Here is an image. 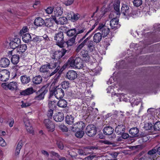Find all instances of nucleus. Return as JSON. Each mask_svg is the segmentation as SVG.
<instances>
[{"mask_svg": "<svg viewBox=\"0 0 160 160\" xmlns=\"http://www.w3.org/2000/svg\"><path fill=\"white\" fill-rule=\"evenodd\" d=\"M54 120L57 122H61L64 119V114L62 113L59 112L55 114L53 117Z\"/></svg>", "mask_w": 160, "mask_h": 160, "instance_id": "nucleus-18", "label": "nucleus"}, {"mask_svg": "<svg viewBox=\"0 0 160 160\" xmlns=\"http://www.w3.org/2000/svg\"><path fill=\"white\" fill-rule=\"evenodd\" d=\"M119 17L118 16L115 17L113 16L112 17L113 18L111 20L110 23L112 29L115 30L120 27L119 25L118 24L119 20L117 18Z\"/></svg>", "mask_w": 160, "mask_h": 160, "instance_id": "nucleus-12", "label": "nucleus"}, {"mask_svg": "<svg viewBox=\"0 0 160 160\" xmlns=\"http://www.w3.org/2000/svg\"><path fill=\"white\" fill-rule=\"evenodd\" d=\"M22 142L21 141H20L18 142L16 149L15 152V156H16L18 155L20 153V150L22 148Z\"/></svg>", "mask_w": 160, "mask_h": 160, "instance_id": "nucleus-35", "label": "nucleus"}, {"mask_svg": "<svg viewBox=\"0 0 160 160\" xmlns=\"http://www.w3.org/2000/svg\"><path fill=\"white\" fill-rule=\"evenodd\" d=\"M17 53H15V52H13V53L11 55H12L11 61L12 63L14 64H17L19 62V56L18 55L16 54Z\"/></svg>", "mask_w": 160, "mask_h": 160, "instance_id": "nucleus-29", "label": "nucleus"}, {"mask_svg": "<svg viewBox=\"0 0 160 160\" xmlns=\"http://www.w3.org/2000/svg\"><path fill=\"white\" fill-rule=\"evenodd\" d=\"M28 28L26 26L24 27L20 31V33L23 34L28 31Z\"/></svg>", "mask_w": 160, "mask_h": 160, "instance_id": "nucleus-58", "label": "nucleus"}, {"mask_svg": "<svg viewBox=\"0 0 160 160\" xmlns=\"http://www.w3.org/2000/svg\"><path fill=\"white\" fill-rule=\"evenodd\" d=\"M18 89L17 82H11V91H15Z\"/></svg>", "mask_w": 160, "mask_h": 160, "instance_id": "nucleus-45", "label": "nucleus"}, {"mask_svg": "<svg viewBox=\"0 0 160 160\" xmlns=\"http://www.w3.org/2000/svg\"><path fill=\"white\" fill-rule=\"evenodd\" d=\"M54 94L55 97L58 99H61L63 97L64 95V92L61 88H57L53 91L50 92V96Z\"/></svg>", "mask_w": 160, "mask_h": 160, "instance_id": "nucleus-8", "label": "nucleus"}, {"mask_svg": "<svg viewBox=\"0 0 160 160\" xmlns=\"http://www.w3.org/2000/svg\"><path fill=\"white\" fill-rule=\"evenodd\" d=\"M22 104L21 106L22 108H26L27 107L31 105V104L28 102L24 103L23 101H22Z\"/></svg>", "mask_w": 160, "mask_h": 160, "instance_id": "nucleus-61", "label": "nucleus"}, {"mask_svg": "<svg viewBox=\"0 0 160 160\" xmlns=\"http://www.w3.org/2000/svg\"><path fill=\"white\" fill-rule=\"evenodd\" d=\"M49 66L48 64L46 65H42L39 69V71L42 73L47 72V76L49 77V74L51 73L50 72H48Z\"/></svg>", "mask_w": 160, "mask_h": 160, "instance_id": "nucleus-32", "label": "nucleus"}, {"mask_svg": "<svg viewBox=\"0 0 160 160\" xmlns=\"http://www.w3.org/2000/svg\"><path fill=\"white\" fill-rule=\"evenodd\" d=\"M80 55L83 58H86L89 57L88 52L87 50L83 49L80 52Z\"/></svg>", "mask_w": 160, "mask_h": 160, "instance_id": "nucleus-48", "label": "nucleus"}, {"mask_svg": "<svg viewBox=\"0 0 160 160\" xmlns=\"http://www.w3.org/2000/svg\"><path fill=\"white\" fill-rule=\"evenodd\" d=\"M85 124L83 122L81 121L77 122L75 124H74L73 126H72L71 128V130L73 132H76L77 130H82L85 127Z\"/></svg>", "mask_w": 160, "mask_h": 160, "instance_id": "nucleus-11", "label": "nucleus"}, {"mask_svg": "<svg viewBox=\"0 0 160 160\" xmlns=\"http://www.w3.org/2000/svg\"><path fill=\"white\" fill-rule=\"evenodd\" d=\"M44 21L42 18L38 17L34 20V24L37 26H42L44 25Z\"/></svg>", "mask_w": 160, "mask_h": 160, "instance_id": "nucleus-30", "label": "nucleus"}, {"mask_svg": "<svg viewBox=\"0 0 160 160\" xmlns=\"http://www.w3.org/2000/svg\"><path fill=\"white\" fill-rule=\"evenodd\" d=\"M27 131L29 132L30 133L33 134L34 133V131L32 125L26 128Z\"/></svg>", "mask_w": 160, "mask_h": 160, "instance_id": "nucleus-56", "label": "nucleus"}, {"mask_svg": "<svg viewBox=\"0 0 160 160\" xmlns=\"http://www.w3.org/2000/svg\"><path fill=\"white\" fill-rule=\"evenodd\" d=\"M22 39L24 42L27 43L31 40V37L29 34L26 33L22 36Z\"/></svg>", "mask_w": 160, "mask_h": 160, "instance_id": "nucleus-39", "label": "nucleus"}, {"mask_svg": "<svg viewBox=\"0 0 160 160\" xmlns=\"http://www.w3.org/2000/svg\"><path fill=\"white\" fill-rule=\"evenodd\" d=\"M42 79L40 75H38L33 77L32 79L33 83L36 85L40 84L42 82Z\"/></svg>", "mask_w": 160, "mask_h": 160, "instance_id": "nucleus-31", "label": "nucleus"}, {"mask_svg": "<svg viewBox=\"0 0 160 160\" xmlns=\"http://www.w3.org/2000/svg\"><path fill=\"white\" fill-rule=\"evenodd\" d=\"M94 42L93 41L90 40L89 41L88 43L87 47L89 50L91 51H93L95 48Z\"/></svg>", "mask_w": 160, "mask_h": 160, "instance_id": "nucleus-43", "label": "nucleus"}, {"mask_svg": "<svg viewBox=\"0 0 160 160\" xmlns=\"http://www.w3.org/2000/svg\"><path fill=\"white\" fill-rule=\"evenodd\" d=\"M53 110H52V109H49L48 110L47 113V115L49 118H52L53 114Z\"/></svg>", "mask_w": 160, "mask_h": 160, "instance_id": "nucleus-54", "label": "nucleus"}, {"mask_svg": "<svg viewBox=\"0 0 160 160\" xmlns=\"http://www.w3.org/2000/svg\"><path fill=\"white\" fill-rule=\"evenodd\" d=\"M74 118L71 115H67L65 117L66 122L68 124H72L74 122Z\"/></svg>", "mask_w": 160, "mask_h": 160, "instance_id": "nucleus-37", "label": "nucleus"}, {"mask_svg": "<svg viewBox=\"0 0 160 160\" xmlns=\"http://www.w3.org/2000/svg\"><path fill=\"white\" fill-rule=\"evenodd\" d=\"M20 79L22 83L23 84H27L30 80L29 77H28L26 75L21 76Z\"/></svg>", "mask_w": 160, "mask_h": 160, "instance_id": "nucleus-40", "label": "nucleus"}, {"mask_svg": "<svg viewBox=\"0 0 160 160\" xmlns=\"http://www.w3.org/2000/svg\"><path fill=\"white\" fill-rule=\"evenodd\" d=\"M10 72L6 69H4L0 71V80L6 82L9 79Z\"/></svg>", "mask_w": 160, "mask_h": 160, "instance_id": "nucleus-9", "label": "nucleus"}, {"mask_svg": "<svg viewBox=\"0 0 160 160\" xmlns=\"http://www.w3.org/2000/svg\"><path fill=\"white\" fill-rule=\"evenodd\" d=\"M67 51L65 49H62L61 51H57L54 53V55H53L52 58L57 60L59 59L64 56Z\"/></svg>", "mask_w": 160, "mask_h": 160, "instance_id": "nucleus-13", "label": "nucleus"}, {"mask_svg": "<svg viewBox=\"0 0 160 160\" xmlns=\"http://www.w3.org/2000/svg\"><path fill=\"white\" fill-rule=\"evenodd\" d=\"M60 62L57 59H53L52 61H51L50 63H48L49 68V69H54L56 68V69L51 73H49L48 74L50 77L56 73L60 69L59 66Z\"/></svg>", "mask_w": 160, "mask_h": 160, "instance_id": "nucleus-3", "label": "nucleus"}, {"mask_svg": "<svg viewBox=\"0 0 160 160\" xmlns=\"http://www.w3.org/2000/svg\"><path fill=\"white\" fill-rule=\"evenodd\" d=\"M125 126L123 124L118 125L115 128V132L118 135L121 134L123 132H124Z\"/></svg>", "mask_w": 160, "mask_h": 160, "instance_id": "nucleus-27", "label": "nucleus"}, {"mask_svg": "<svg viewBox=\"0 0 160 160\" xmlns=\"http://www.w3.org/2000/svg\"><path fill=\"white\" fill-rule=\"evenodd\" d=\"M34 92L32 88H30L21 91L20 92V94L23 96L28 95L32 94Z\"/></svg>", "mask_w": 160, "mask_h": 160, "instance_id": "nucleus-25", "label": "nucleus"}, {"mask_svg": "<svg viewBox=\"0 0 160 160\" xmlns=\"http://www.w3.org/2000/svg\"><path fill=\"white\" fill-rule=\"evenodd\" d=\"M124 132H123L121 134V135L122 137L124 139H127L129 137V135L128 133H124Z\"/></svg>", "mask_w": 160, "mask_h": 160, "instance_id": "nucleus-57", "label": "nucleus"}, {"mask_svg": "<svg viewBox=\"0 0 160 160\" xmlns=\"http://www.w3.org/2000/svg\"><path fill=\"white\" fill-rule=\"evenodd\" d=\"M76 37V35L74 36L69 39L67 41L65 42L66 43L67 45L68 48H69V47L75 44Z\"/></svg>", "mask_w": 160, "mask_h": 160, "instance_id": "nucleus-33", "label": "nucleus"}, {"mask_svg": "<svg viewBox=\"0 0 160 160\" xmlns=\"http://www.w3.org/2000/svg\"><path fill=\"white\" fill-rule=\"evenodd\" d=\"M120 1L119 0L117 1L113 4L115 12H112L110 14L112 17V15L114 16L116 15L117 16H119L120 14Z\"/></svg>", "mask_w": 160, "mask_h": 160, "instance_id": "nucleus-15", "label": "nucleus"}, {"mask_svg": "<svg viewBox=\"0 0 160 160\" xmlns=\"http://www.w3.org/2000/svg\"><path fill=\"white\" fill-rule=\"evenodd\" d=\"M145 127L147 130H150L152 128V126L151 123H148L145 124Z\"/></svg>", "mask_w": 160, "mask_h": 160, "instance_id": "nucleus-63", "label": "nucleus"}, {"mask_svg": "<svg viewBox=\"0 0 160 160\" xmlns=\"http://www.w3.org/2000/svg\"><path fill=\"white\" fill-rule=\"evenodd\" d=\"M56 103L54 101H50L48 102V107L50 109L54 110L56 108Z\"/></svg>", "mask_w": 160, "mask_h": 160, "instance_id": "nucleus-44", "label": "nucleus"}, {"mask_svg": "<svg viewBox=\"0 0 160 160\" xmlns=\"http://www.w3.org/2000/svg\"><path fill=\"white\" fill-rule=\"evenodd\" d=\"M23 121L26 128L32 125L30 121L27 118H24L23 119Z\"/></svg>", "mask_w": 160, "mask_h": 160, "instance_id": "nucleus-53", "label": "nucleus"}, {"mask_svg": "<svg viewBox=\"0 0 160 160\" xmlns=\"http://www.w3.org/2000/svg\"><path fill=\"white\" fill-rule=\"evenodd\" d=\"M139 130L137 128L134 127L131 128L129 130V133L133 137H137L139 136Z\"/></svg>", "mask_w": 160, "mask_h": 160, "instance_id": "nucleus-26", "label": "nucleus"}, {"mask_svg": "<svg viewBox=\"0 0 160 160\" xmlns=\"http://www.w3.org/2000/svg\"><path fill=\"white\" fill-rule=\"evenodd\" d=\"M95 157H96V155H90L85 158L83 160H91Z\"/></svg>", "mask_w": 160, "mask_h": 160, "instance_id": "nucleus-60", "label": "nucleus"}, {"mask_svg": "<svg viewBox=\"0 0 160 160\" xmlns=\"http://www.w3.org/2000/svg\"><path fill=\"white\" fill-rule=\"evenodd\" d=\"M53 10V8L51 7H49L45 9L46 12L48 14H51Z\"/></svg>", "mask_w": 160, "mask_h": 160, "instance_id": "nucleus-55", "label": "nucleus"}, {"mask_svg": "<svg viewBox=\"0 0 160 160\" xmlns=\"http://www.w3.org/2000/svg\"><path fill=\"white\" fill-rule=\"evenodd\" d=\"M53 19L55 22L57 24L63 25L67 23V20L68 19L67 17H61L58 19L56 17H54Z\"/></svg>", "mask_w": 160, "mask_h": 160, "instance_id": "nucleus-20", "label": "nucleus"}, {"mask_svg": "<svg viewBox=\"0 0 160 160\" xmlns=\"http://www.w3.org/2000/svg\"><path fill=\"white\" fill-rule=\"evenodd\" d=\"M48 92L47 89L43 88H42L36 92V95L34 98L35 100L40 101L43 99L45 95Z\"/></svg>", "mask_w": 160, "mask_h": 160, "instance_id": "nucleus-6", "label": "nucleus"}, {"mask_svg": "<svg viewBox=\"0 0 160 160\" xmlns=\"http://www.w3.org/2000/svg\"><path fill=\"white\" fill-rule=\"evenodd\" d=\"M63 11L62 9L60 7H57L54 11L55 16L54 17H58L61 16L62 14Z\"/></svg>", "mask_w": 160, "mask_h": 160, "instance_id": "nucleus-36", "label": "nucleus"}, {"mask_svg": "<svg viewBox=\"0 0 160 160\" xmlns=\"http://www.w3.org/2000/svg\"><path fill=\"white\" fill-rule=\"evenodd\" d=\"M27 46L26 44H22L19 46L18 49L16 50H12L11 51V54H12L13 52H15V53L19 52L21 53H23L25 52L27 49Z\"/></svg>", "mask_w": 160, "mask_h": 160, "instance_id": "nucleus-17", "label": "nucleus"}, {"mask_svg": "<svg viewBox=\"0 0 160 160\" xmlns=\"http://www.w3.org/2000/svg\"><path fill=\"white\" fill-rule=\"evenodd\" d=\"M153 128L155 131H159L160 130V121L156 122L154 125Z\"/></svg>", "mask_w": 160, "mask_h": 160, "instance_id": "nucleus-50", "label": "nucleus"}, {"mask_svg": "<svg viewBox=\"0 0 160 160\" xmlns=\"http://www.w3.org/2000/svg\"><path fill=\"white\" fill-rule=\"evenodd\" d=\"M89 33V32H87L79 40L78 42L80 43L78 45L76 50V52H79L82 48L86 45L88 41L90 38V37H89L86 38Z\"/></svg>", "mask_w": 160, "mask_h": 160, "instance_id": "nucleus-4", "label": "nucleus"}, {"mask_svg": "<svg viewBox=\"0 0 160 160\" xmlns=\"http://www.w3.org/2000/svg\"><path fill=\"white\" fill-rule=\"evenodd\" d=\"M77 72L73 70L68 71L67 74V77L69 80H73L77 77Z\"/></svg>", "mask_w": 160, "mask_h": 160, "instance_id": "nucleus-21", "label": "nucleus"}, {"mask_svg": "<svg viewBox=\"0 0 160 160\" xmlns=\"http://www.w3.org/2000/svg\"><path fill=\"white\" fill-rule=\"evenodd\" d=\"M42 37L37 36L33 38L32 41L34 42H39L42 41Z\"/></svg>", "mask_w": 160, "mask_h": 160, "instance_id": "nucleus-52", "label": "nucleus"}, {"mask_svg": "<svg viewBox=\"0 0 160 160\" xmlns=\"http://www.w3.org/2000/svg\"><path fill=\"white\" fill-rule=\"evenodd\" d=\"M97 29L100 31L101 34L103 38L107 36L110 32L109 28L106 26L105 24L102 23L99 24Z\"/></svg>", "mask_w": 160, "mask_h": 160, "instance_id": "nucleus-7", "label": "nucleus"}, {"mask_svg": "<svg viewBox=\"0 0 160 160\" xmlns=\"http://www.w3.org/2000/svg\"><path fill=\"white\" fill-rule=\"evenodd\" d=\"M53 18L54 17L52 18H48L46 19L45 21H44L45 23H44V25L48 28L52 26L54 21Z\"/></svg>", "mask_w": 160, "mask_h": 160, "instance_id": "nucleus-34", "label": "nucleus"}, {"mask_svg": "<svg viewBox=\"0 0 160 160\" xmlns=\"http://www.w3.org/2000/svg\"><path fill=\"white\" fill-rule=\"evenodd\" d=\"M57 144L58 148L62 150L63 148V143L61 142H58L57 143Z\"/></svg>", "mask_w": 160, "mask_h": 160, "instance_id": "nucleus-62", "label": "nucleus"}, {"mask_svg": "<svg viewBox=\"0 0 160 160\" xmlns=\"http://www.w3.org/2000/svg\"><path fill=\"white\" fill-rule=\"evenodd\" d=\"M76 30L77 33L75 35L76 36L78 34L82 33L84 32H86L87 29L84 27L80 26L77 27Z\"/></svg>", "mask_w": 160, "mask_h": 160, "instance_id": "nucleus-41", "label": "nucleus"}, {"mask_svg": "<svg viewBox=\"0 0 160 160\" xmlns=\"http://www.w3.org/2000/svg\"><path fill=\"white\" fill-rule=\"evenodd\" d=\"M102 37H103L101 34V32H98L96 33L93 37V41L94 42L96 43H98L101 40Z\"/></svg>", "mask_w": 160, "mask_h": 160, "instance_id": "nucleus-28", "label": "nucleus"}, {"mask_svg": "<svg viewBox=\"0 0 160 160\" xmlns=\"http://www.w3.org/2000/svg\"><path fill=\"white\" fill-rule=\"evenodd\" d=\"M77 132L75 134V136L78 138H81L82 137L84 134V131L82 130L79 131H77Z\"/></svg>", "mask_w": 160, "mask_h": 160, "instance_id": "nucleus-49", "label": "nucleus"}, {"mask_svg": "<svg viewBox=\"0 0 160 160\" xmlns=\"http://www.w3.org/2000/svg\"><path fill=\"white\" fill-rule=\"evenodd\" d=\"M63 67H71L78 69L82 68L83 67V61L78 57L75 58L74 57H71Z\"/></svg>", "mask_w": 160, "mask_h": 160, "instance_id": "nucleus-1", "label": "nucleus"}, {"mask_svg": "<svg viewBox=\"0 0 160 160\" xmlns=\"http://www.w3.org/2000/svg\"><path fill=\"white\" fill-rule=\"evenodd\" d=\"M10 61L6 58H2L0 60V67L2 68L7 67L10 64Z\"/></svg>", "mask_w": 160, "mask_h": 160, "instance_id": "nucleus-22", "label": "nucleus"}, {"mask_svg": "<svg viewBox=\"0 0 160 160\" xmlns=\"http://www.w3.org/2000/svg\"><path fill=\"white\" fill-rule=\"evenodd\" d=\"M83 149V150L84 155H86L90 153L88 152V151L90 150L89 149L88 147L84 148Z\"/></svg>", "mask_w": 160, "mask_h": 160, "instance_id": "nucleus-59", "label": "nucleus"}, {"mask_svg": "<svg viewBox=\"0 0 160 160\" xmlns=\"http://www.w3.org/2000/svg\"><path fill=\"white\" fill-rule=\"evenodd\" d=\"M157 152V148L156 149L154 148L152 149L149 151L147 154H146L145 157H146L147 158L149 159H152L154 158V155Z\"/></svg>", "mask_w": 160, "mask_h": 160, "instance_id": "nucleus-23", "label": "nucleus"}, {"mask_svg": "<svg viewBox=\"0 0 160 160\" xmlns=\"http://www.w3.org/2000/svg\"><path fill=\"white\" fill-rule=\"evenodd\" d=\"M20 41V39L17 38L12 39L11 41V48L13 50H16L15 49L19 46Z\"/></svg>", "mask_w": 160, "mask_h": 160, "instance_id": "nucleus-16", "label": "nucleus"}, {"mask_svg": "<svg viewBox=\"0 0 160 160\" xmlns=\"http://www.w3.org/2000/svg\"><path fill=\"white\" fill-rule=\"evenodd\" d=\"M121 12L124 15L128 16L130 15V10L128 6L125 4H123L121 8Z\"/></svg>", "mask_w": 160, "mask_h": 160, "instance_id": "nucleus-19", "label": "nucleus"}, {"mask_svg": "<svg viewBox=\"0 0 160 160\" xmlns=\"http://www.w3.org/2000/svg\"><path fill=\"white\" fill-rule=\"evenodd\" d=\"M74 1V0H67V2H65V4L66 6L71 5L73 3Z\"/></svg>", "mask_w": 160, "mask_h": 160, "instance_id": "nucleus-64", "label": "nucleus"}, {"mask_svg": "<svg viewBox=\"0 0 160 160\" xmlns=\"http://www.w3.org/2000/svg\"><path fill=\"white\" fill-rule=\"evenodd\" d=\"M96 127L93 125H88L86 129L85 132L86 134L90 137L94 136L97 133Z\"/></svg>", "mask_w": 160, "mask_h": 160, "instance_id": "nucleus-5", "label": "nucleus"}, {"mask_svg": "<svg viewBox=\"0 0 160 160\" xmlns=\"http://www.w3.org/2000/svg\"><path fill=\"white\" fill-rule=\"evenodd\" d=\"M80 16V15L78 13H75L73 12H70L68 13L67 18L69 20L75 22L78 19Z\"/></svg>", "mask_w": 160, "mask_h": 160, "instance_id": "nucleus-14", "label": "nucleus"}, {"mask_svg": "<svg viewBox=\"0 0 160 160\" xmlns=\"http://www.w3.org/2000/svg\"><path fill=\"white\" fill-rule=\"evenodd\" d=\"M43 123L48 131L52 132L54 130L55 128V125L49 119H45Z\"/></svg>", "mask_w": 160, "mask_h": 160, "instance_id": "nucleus-10", "label": "nucleus"}, {"mask_svg": "<svg viewBox=\"0 0 160 160\" xmlns=\"http://www.w3.org/2000/svg\"><path fill=\"white\" fill-rule=\"evenodd\" d=\"M133 3L134 6L138 7L142 4V0H134Z\"/></svg>", "mask_w": 160, "mask_h": 160, "instance_id": "nucleus-51", "label": "nucleus"}, {"mask_svg": "<svg viewBox=\"0 0 160 160\" xmlns=\"http://www.w3.org/2000/svg\"><path fill=\"white\" fill-rule=\"evenodd\" d=\"M1 87L5 90L10 89V82H5L2 84Z\"/></svg>", "mask_w": 160, "mask_h": 160, "instance_id": "nucleus-46", "label": "nucleus"}, {"mask_svg": "<svg viewBox=\"0 0 160 160\" xmlns=\"http://www.w3.org/2000/svg\"><path fill=\"white\" fill-rule=\"evenodd\" d=\"M54 40L57 45L60 48H62L65 42L64 34L63 32H60L55 34L54 36Z\"/></svg>", "mask_w": 160, "mask_h": 160, "instance_id": "nucleus-2", "label": "nucleus"}, {"mask_svg": "<svg viewBox=\"0 0 160 160\" xmlns=\"http://www.w3.org/2000/svg\"><path fill=\"white\" fill-rule=\"evenodd\" d=\"M77 33L76 30L75 28H73L68 30L67 32V35L69 37H72L75 36Z\"/></svg>", "mask_w": 160, "mask_h": 160, "instance_id": "nucleus-42", "label": "nucleus"}, {"mask_svg": "<svg viewBox=\"0 0 160 160\" xmlns=\"http://www.w3.org/2000/svg\"><path fill=\"white\" fill-rule=\"evenodd\" d=\"M114 131V129L111 127L107 126L104 127L103 129V133L107 135H110L112 134Z\"/></svg>", "mask_w": 160, "mask_h": 160, "instance_id": "nucleus-24", "label": "nucleus"}, {"mask_svg": "<svg viewBox=\"0 0 160 160\" xmlns=\"http://www.w3.org/2000/svg\"><path fill=\"white\" fill-rule=\"evenodd\" d=\"M57 104L60 107L64 108L67 107V102L65 100L62 99L58 101Z\"/></svg>", "mask_w": 160, "mask_h": 160, "instance_id": "nucleus-38", "label": "nucleus"}, {"mask_svg": "<svg viewBox=\"0 0 160 160\" xmlns=\"http://www.w3.org/2000/svg\"><path fill=\"white\" fill-rule=\"evenodd\" d=\"M61 86L62 88L66 89L69 88V83L67 81H63L61 83Z\"/></svg>", "mask_w": 160, "mask_h": 160, "instance_id": "nucleus-47", "label": "nucleus"}]
</instances>
